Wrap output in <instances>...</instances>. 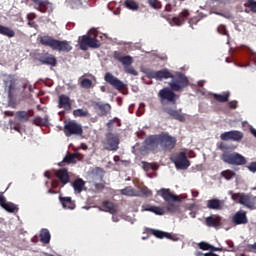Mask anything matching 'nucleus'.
<instances>
[{
	"instance_id": "bf43d9fd",
	"label": "nucleus",
	"mask_w": 256,
	"mask_h": 256,
	"mask_svg": "<svg viewBox=\"0 0 256 256\" xmlns=\"http://www.w3.org/2000/svg\"><path fill=\"white\" fill-rule=\"evenodd\" d=\"M113 123H115V120H113V119L108 121V123H107L108 129H113Z\"/></svg>"
},
{
	"instance_id": "4be33fe9",
	"label": "nucleus",
	"mask_w": 256,
	"mask_h": 256,
	"mask_svg": "<svg viewBox=\"0 0 256 256\" xmlns=\"http://www.w3.org/2000/svg\"><path fill=\"white\" fill-rule=\"evenodd\" d=\"M35 4V9L40 11V13H47L49 8L51 7V2L49 0H31Z\"/></svg>"
},
{
	"instance_id": "f3484780",
	"label": "nucleus",
	"mask_w": 256,
	"mask_h": 256,
	"mask_svg": "<svg viewBox=\"0 0 256 256\" xmlns=\"http://www.w3.org/2000/svg\"><path fill=\"white\" fill-rule=\"evenodd\" d=\"M205 226L219 229V227L223 226V218L217 214L208 216L205 218Z\"/></svg>"
},
{
	"instance_id": "393cba45",
	"label": "nucleus",
	"mask_w": 256,
	"mask_h": 256,
	"mask_svg": "<svg viewBox=\"0 0 256 256\" xmlns=\"http://www.w3.org/2000/svg\"><path fill=\"white\" fill-rule=\"evenodd\" d=\"M35 115V112L33 110H28V111H18L16 112V117L17 121H21L22 123H27L29 121L30 117H33Z\"/></svg>"
},
{
	"instance_id": "4c0bfd02",
	"label": "nucleus",
	"mask_w": 256,
	"mask_h": 256,
	"mask_svg": "<svg viewBox=\"0 0 256 256\" xmlns=\"http://www.w3.org/2000/svg\"><path fill=\"white\" fill-rule=\"evenodd\" d=\"M40 241L45 245L51 242V233H49L48 229L44 228L40 231Z\"/></svg>"
},
{
	"instance_id": "dca6fc26",
	"label": "nucleus",
	"mask_w": 256,
	"mask_h": 256,
	"mask_svg": "<svg viewBox=\"0 0 256 256\" xmlns=\"http://www.w3.org/2000/svg\"><path fill=\"white\" fill-rule=\"evenodd\" d=\"M220 139L222 141H242L243 139V132L239 130H231L228 132H224L220 135Z\"/></svg>"
},
{
	"instance_id": "ddd939ff",
	"label": "nucleus",
	"mask_w": 256,
	"mask_h": 256,
	"mask_svg": "<svg viewBox=\"0 0 256 256\" xmlns=\"http://www.w3.org/2000/svg\"><path fill=\"white\" fill-rule=\"evenodd\" d=\"M147 77L149 79H156V81H163V79H171L173 77V73H171V71H169V69L164 68L159 71L148 72Z\"/></svg>"
},
{
	"instance_id": "6e6d98bb",
	"label": "nucleus",
	"mask_w": 256,
	"mask_h": 256,
	"mask_svg": "<svg viewBox=\"0 0 256 256\" xmlns=\"http://www.w3.org/2000/svg\"><path fill=\"white\" fill-rule=\"evenodd\" d=\"M5 196L3 195V192H0V207L3 206V203H5Z\"/></svg>"
},
{
	"instance_id": "c9c22d12",
	"label": "nucleus",
	"mask_w": 256,
	"mask_h": 256,
	"mask_svg": "<svg viewBox=\"0 0 256 256\" xmlns=\"http://www.w3.org/2000/svg\"><path fill=\"white\" fill-rule=\"evenodd\" d=\"M0 35H4V37H8L9 39L15 37V31L10 27L3 26L0 24Z\"/></svg>"
},
{
	"instance_id": "6ab92c4d",
	"label": "nucleus",
	"mask_w": 256,
	"mask_h": 256,
	"mask_svg": "<svg viewBox=\"0 0 256 256\" xmlns=\"http://www.w3.org/2000/svg\"><path fill=\"white\" fill-rule=\"evenodd\" d=\"M232 223L235 225H247L249 223L247 212L243 210L236 212L232 217Z\"/></svg>"
},
{
	"instance_id": "72a5a7b5",
	"label": "nucleus",
	"mask_w": 256,
	"mask_h": 256,
	"mask_svg": "<svg viewBox=\"0 0 256 256\" xmlns=\"http://www.w3.org/2000/svg\"><path fill=\"white\" fill-rule=\"evenodd\" d=\"M74 193H81L85 189V181L81 178L74 180L73 184Z\"/></svg>"
},
{
	"instance_id": "a19ab883",
	"label": "nucleus",
	"mask_w": 256,
	"mask_h": 256,
	"mask_svg": "<svg viewBox=\"0 0 256 256\" xmlns=\"http://www.w3.org/2000/svg\"><path fill=\"white\" fill-rule=\"evenodd\" d=\"M121 195H125L126 197H135V189L133 187L128 186L122 190H120Z\"/></svg>"
},
{
	"instance_id": "f03ea898",
	"label": "nucleus",
	"mask_w": 256,
	"mask_h": 256,
	"mask_svg": "<svg viewBox=\"0 0 256 256\" xmlns=\"http://www.w3.org/2000/svg\"><path fill=\"white\" fill-rule=\"evenodd\" d=\"M145 145L150 151H157L159 147L163 151H173L175 145H177V138L167 132H162L161 134L148 136L145 139Z\"/></svg>"
},
{
	"instance_id": "49530a36",
	"label": "nucleus",
	"mask_w": 256,
	"mask_h": 256,
	"mask_svg": "<svg viewBox=\"0 0 256 256\" xmlns=\"http://www.w3.org/2000/svg\"><path fill=\"white\" fill-rule=\"evenodd\" d=\"M148 4L152 9H161L163 5H161V2L159 0H147Z\"/></svg>"
},
{
	"instance_id": "c03bdc74",
	"label": "nucleus",
	"mask_w": 256,
	"mask_h": 256,
	"mask_svg": "<svg viewBox=\"0 0 256 256\" xmlns=\"http://www.w3.org/2000/svg\"><path fill=\"white\" fill-rule=\"evenodd\" d=\"M74 117H87L89 115V111L83 109H76L73 111Z\"/></svg>"
},
{
	"instance_id": "7ed1b4c3",
	"label": "nucleus",
	"mask_w": 256,
	"mask_h": 256,
	"mask_svg": "<svg viewBox=\"0 0 256 256\" xmlns=\"http://www.w3.org/2000/svg\"><path fill=\"white\" fill-rule=\"evenodd\" d=\"M40 43L45 47H50L53 51H62L69 53L73 50V46L67 40H57L49 35L40 36Z\"/></svg>"
},
{
	"instance_id": "f8f14e48",
	"label": "nucleus",
	"mask_w": 256,
	"mask_h": 256,
	"mask_svg": "<svg viewBox=\"0 0 256 256\" xmlns=\"http://www.w3.org/2000/svg\"><path fill=\"white\" fill-rule=\"evenodd\" d=\"M172 163H174L176 169H187L191 165L185 152H180L178 155L174 156Z\"/></svg>"
},
{
	"instance_id": "20e7f679",
	"label": "nucleus",
	"mask_w": 256,
	"mask_h": 256,
	"mask_svg": "<svg viewBox=\"0 0 256 256\" xmlns=\"http://www.w3.org/2000/svg\"><path fill=\"white\" fill-rule=\"evenodd\" d=\"M158 195H160L167 203L166 211H168L169 213H175L177 211L178 207L175 205V203H179V201H181V199H179V196L171 193V190L169 188L160 189Z\"/></svg>"
},
{
	"instance_id": "0eeeda50",
	"label": "nucleus",
	"mask_w": 256,
	"mask_h": 256,
	"mask_svg": "<svg viewBox=\"0 0 256 256\" xmlns=\"http://www.w3.org/2000/svg\"><path fill=\"white\" fill-rule=\"evenodd\" d=\"M79 47L81 51H87V49H99L101 42L97 39V36L91 37L89 35H83L79 41Z\"/></svg>"
},
{
	"instance_id": "c756f323",
	"label": "nucleus",
	"mask_w": 256,
	"mask_h": 256,
	"mask_svg": "<svg viewBox=\"0 0 256 256\" xmlns=\"http://www.w3.org/2000/svg\"><path fill=\"white\" fill-rule=\"evenodd\" d=\"M142 211H149L150 213H154L155 215H165V208H161L159 206H151L149 204L143 205Z\"/></svg>"
},
{
	"instance_id": "6e6552de",
	"label": "nucleus",
	"mask_w": 256,
	"mask_h": 256,
	"mask_svg": "<svg viewBox=\"0 0 256 256\" xmlns=\"http://www.w3.org/2000/svg\"><path fill=\"white\" fill-rule=\"evenodd\" d=\"M221 159L224 163H228V165H245L247 160L243 155L234 152V153H223Z\"/></svg>"
},
{
	"instance_id": "69168bd1",
	"label": "nucleus",
	"mask_w": 256,
	"mask_h": 256,
	"mask_svg": "<svg viewBox=\"0 0 256 256\" xmlns=\"http://www.w3.org/2000/svg\"><path fill=\"white\" fill-rule=\"evenodd\" d=\"M203 256H215V253L207 252V253H204Z\"/></svg>"
},
{
	"instance_id": "338daca9",
	"label": "nucleus",
	"mask_w": 256,
	"mask_h": 256,
	"mask_svg": "<svg viewBox=\"0 0 256 256\" xmlns=\"http://www.w3.org/2000/svg\"><path fill=\"white\" fill-rule=\"evenodd\" d=\"M248 248H249V249H254V250H256V243H254V244H252V245H249Z\"/></svg>"
},
{
	"instance_id": "3c124183",
	"label": "nucleus",
	"mask_w": 256,
	"mask_h": 256,
	"mask_svg": "<svg viewBox=\"0 0 256 256\" xmlns=\"http://www.w3.org/2000/svg\"><path fill=\"white\" fill-rule=\"evenodd\" d=\"M228 106H229L230 109H237V107H238V102H237V100L230 101V102L228 103Z\"/></svg>"
},
{
	"instance_id": "8fccbe9b",
	"label": "nucleus",
	"mask_w": 256,
	"mask_h": 256,
	"mask_svg": "<svg viewBox=\"0 0 256 256\" xmlns=\"http://www.w3.org/2000/svg\"><path fill=\"white\" fill-rule=\"evenodd\" d=\"M249 171L256 173V162H251L248 166Z\"/></svg>"
},
{
	"instance_id": "ea45409f",
	"label": "nucleus",
	"mask_w": 256,
	"mask_h": 256,
	"mask_svg": "<svg viewBox=\"0 0 256 256\" xmlns=\"http://www.w3.org/2000/svg\"><path fill=\"white\" fill-rule=\"evenodd\" d=\"M124 5L127 9H130V11H137V9H139V4H137L135 0H125Z\"/></svg>"
},
{
	"instance_id": "5fc2aeb1",
	"label": "nucleus",
	"mask_w": 256,
	"mask_h": 256,
	"mask_svg": "<svg viewBox=\"0 0 256 256\" xmlns=\"http://www.w3.org/2000/svg\"><path fill=\"white\" fill-rule=\"evenodd\" d=\"M226 243H227V245L230 249L229 251H234L235 250V244L233 243V241L228 240V241H226Z\"/></svg>"
},
{
	"instance_id": "58836bf2",
	"label": "nucleus",
	"mask_w": 256,
	"mask_h": 256,
	"mask_svg": "<svg viewBox=\"0 0 256 256\" xmlns=\"http://www.w3.org/2000/svg\"><path fill=\"white\" fill-rule=\"evenodd\" d=\"M236 173L233 170H224L220 173V177L226 179V181H231V179L236 177Z\"/></svg>"
},
{
	"instance_id": "774afa93",
	"label": "nucleus",
	"mask_w": 256,
	"mask_h": 256,
	"mask_svg": "<svg viewBox=\"0 0 256 256\" xmlns=\"http://www.w3.org/2000/svg\"><path fill=\"white\" fill-rule=\"evenodd\" d=\"M250 132L252 133V135H254V137H256V130H255V128H251Z\"/></svg>"
},
{
	"instance_id": "aec40b11",
	"label": "nucleus",
	"mask_w": 256,
	"mask_h": 256,
	"mask_svg": "<svg viewBox=\"0 0 256 256\" xmlns=\"http://www.w3.org/2000/svg\"><path fill=\"white\" fill-rule=\"evenodd\" d=\"M58 107L59 109H64L65 111H71V98L65 94L60 95L58 97Z\"/></svg>"
},
{
	"instance_id": "052dcab7",
	"label": "nucleus",
	"mask_w": 256,
	"mask_h": 256,
	"mask_svg": "<svg viewBox=\"0 0 256 256\" xmlns=\"http://www.w3.org/2000/svg\"><path fill=\"white\" fill-rule=\"evenodd\" d=\"M4 115H6V117H13L15 113L13 111H5Z\"/></svg>"
},
{
	"instance_id": "bb28decb",
	"label": "nucleus",
	"mask_w": 256,
	"mask_h": 256,
	"mask_svg": "<svg viewBox=\"0 0 256 256\" xmlns=\"http://www.w3.org/2000/svg\"><path fill=\"white\" fill-rule=\"evenodd\" d=\"M189 15H190L189 10L184 9L178 16L172 18V23H174V25H177L179 27L183 25V23H185V19H187Z\"/></svg>"
},
{
	"instance_id": "a211bd4d",
	"label": "nucleus",
	"mask_w": 256,
	"mask_h": 256,
	"mask_svg": "<svg viewBox=\"0 0 256 256\" xmlns=\"http://www.w3.org/2000/svg\"><path fill=\"white\" fill-rule=\"evenodd\" d=\"M38 61L42 65H49L50 67H57V58L53 54L42 53L38 55Z\"/></svg>"
},
{
	"instance_id": "9b49d317",
	"label": "nucleus",
	"mask_w": 256,
	"mask_h": 256,
	"mask_svg": "<svg viewBox=\"0 0 256 256\" xmlns=\"http://www.w3.org/2000/svg\"><path fill=\"white\" fill-rule=\"evenodd\" d=\"M4 89L8 94V99H13L15 97V91H17V80L13 75H8L4 80Z\"/></svg>"
},
{
	"instance_id": "b1692460",
	"label": "nucleus",
	"mask_w": 256,
	"mask_h": 256,
	"mask_svg": "<svg viewBox=\"0 0 256 256\" xmlns=\"http://www.w3.org/2000/svg\"><path fill=\"white\" fill-rule=\"evenodd\" d=\"M164 113H167L172 119H176V121H185V116L179 113V110L173 109L169 106L163 108Z\"/></svg>"
},
{
	"instance_id": "f257e3e1",
	"label": "nucleus",
	"mask_w": 256,
	"mask_h": 256,
	"mask_svg": "<svg viewBox=\"0 0 256 256\" xmlns=\"http://www.w3.org/2000/svg\"><path fill=\"white\" fill-rule=\"evenodd\" d=\"M169 87H164L159 90L158 98L161 105L165 106L170 103V105H177V99L179 96L176 95L175 91H183V89L189 87V78L185 76L182 72H176L172 74L171 81L168 83Z\"/></svg>"
},
{
	"instance_id": "1a4fd4ad",
	"label": "nucleus",
	"mask_w": 256,
	"mask_h": 256,
	"mask_svg": "<svg viewBox=\"0 0 256 256\" xmlns=\"http://www.w3.org/2000/svg\"><path fill=\"white\" fill-rule=\"evenodd\" d=\"M119 143V135L110 132L106 134V138L103 141L104 149L106 151H117L119 149Z\"/></svg>"
},
{
	"instance_id": "423d86ee",
	"label": "nucleus",
	"mask_w": 256,
	"mask_h": 256,
	"mask_svg": "<svg viewBox=\"0 0 256 256\" xmlns=\"http://www.w3.org/2000/svg\"><path fill=\"white\" fill-rule=\"evenodd\" d=\"M103 177H105V172H103V169L96 168L92 171L91 181H89V184L94 193H99L105 189Z\"/></svg>"
},
{
	"instance_id": "c85d7f7f",
	"label": "nucleus",
	"mask_w": 256,
	"mask_h": 256,
	"mask_svg": "<svg viewBox=\"0 0 256 256\" xmlns=\"http://www.w3.org/2000/svg\"><path fill=\"white\" fill-rule=\"evenodd\" d=\"M59 201L63 207V209H75V201L71 197H63L59 196Z\"/></svg>"
},
{
	"instance_id": "0e129e2a",
	"label": "nucleus",
	"mask_w": 256,
	"mask_h": 256,
	"mask_svg": "<svg viewBox=\"0 0 256 256\" xmlns=\"http://www.w3.org/2000/svg\"><path fill=\"white\" fill-rule=\"evenodd\" d=\"M210 251H223V248H217L215 246H211Z\"/></svg>"
},
{
	"instance_id": "e433bc0d",
	"label": "nucleus",
	"mask_w": 256,
	"mask_h": 256,
	"mask_svg": "<svg viewBox=\"0 0 256 256\" xmlns=\"http://www.w3.org/2000/svg\"><path fill=\"white\" fill-rule=\"evenodd\" d=\"M33 124L37 125V127H47V125H49V117L45 116L42 118L40 116H36L33 119Z\"/></svg>"
},
{
	"instance_id": "412c9836",
	"label": "nucleus",
	"mask_w": 256,
	"mask_h": 256,
	"mask_svg": "<svg viewBox=\"0 0 256 256\" xmlns=\"http://www.w3.org/2000/svg\"><path fill=\"white\" fill-rule=\"evenodd\" d=\"M55 175H56L57 179H59L62 187H64V185H67V183H69V181H71V178L69 177V172L65 168H61V169L57 170Z\"/></svg>"
},
{
	"instance_id": "5701e85b",
	"label": "nucleus",
	"mask_w": 256,
	"mask_h": 256,
	"mask_svg": "<svg viewBox=\"0 0 256 256\" xmlns=\"http://www.w3.org/2000/svg\"><path fill=\"white\" fill-rule=\"evenodd\" d=\"M152 235H154V237H157L158 239H164L165 237L166 239H170V241H179V237L177 235L161 230H152Z\"/></svg>"
},
{
	"instance_id": "a18cd8bd",
	"label": "nucleus",
	"mask_w": 256,
	"mask_h": 256,
	"mask_svg": "<svg viewBox=\"0 0 256 256\" xmlns=\"http://www.w3.org/2000/svg\"><path fill=\"white\" fill-rule=\"evenodd\" d=\"M245 7L250 9V11H252V13H256V1L255 0H247V2L245 3Z\"/></svg>"
},
{
	"instance_id": "2f4dec72",
	"label": "nucleus",
	"mask_w": 256,
	"mask_h": 256,
	"mask_svg": "<svg viewBox=\"0 0 256 256\" xmlns=\"http://www.w3.org/2000/svg\"><path fill=\"white\" fill-rule=\"evenodd\" d=\"M79 155L78 154H71V153H68L64 158H63V161H61L59 163V166L60 167H63V164L64 163H67L68 165H71V164H75L77 163V159H78Z\"/></svg>"
},
{
	"instance_id": "7c9ffc66",
	"label": "nucleus",
	"mask_w": 256,
	"mask_h": 256,
	"mask_svg": "<svg viewBox=\"0 0 256 256\" xmlns=\"http://www.w3.org/2000/svg\"><path fill=\"white\" fill-rule=\"evenodd\" d=\"M96 107L99 109L101 117H107L111 113V104L97 102Z\"/></svg>"
},
{
	"instance_id": "39448f33",
	"label": "nucleus",
	"mask_w": 256,
	"mask_h": 256,
	"mask_svg": "<svg viewBox=\"0 0 256 256\" xmlns=\"http://www.w3.org/2000/svg\"><path fill=\"white\" fill-rule=\"evenodd\" d=\"M113 57L116 61H119V63H122L124 67L125 73H128L129 75L137 76L139 75V72L133 68V57L130 55L123 56V54L119 51H114Z\"/></svg>"
},
{
	"instance_id": "de8ad7c7",
	"label": "nucleus",
	"mask_w": 256,
	"mask_h": 256,
	"mask_svg": "<svg viewBox=\"0 0 256 256\" xmlns=\"http://www.w3.org/2000/svg\"><path fill=\"white\" fill-rule=\"evenodd\" d=\"M211 244L207 242H200L198 244L199 249H202V251H211Z\"/></svg>"
},
{
	"instance_id": "09e8293b",
	"label": "nucleus",
	"mask_w": 256,
	"mask_h": 256,
	"mask_svg": "<svg viewBox=\"0 0 256 256\" xmlns=\"http://www.w3.org/2000/svg\"><path fill=\"white\" fill-rule=\"evenodd\" d=\"M217 31L220 35H227V28L225 27V25H220L217 28Z\"/></svg>"
},
{
	"instance_id": "13d9d810",
	"label": "nucleus",
	"mask_w": 256,
	"mask_h": 256,
	"mask_svg": "<svg viewBox=\"0 0 256 256\" xmlns=\"http://www.w3.org/2000/svg\"><path fill=\"white\" fill-rule=\"evenodd\" d=\"M219 149H221V151H227V144H225V143H223V142H221L220 143V146H219Z\"/></svg>"
},
{
	"instance_id": "4d7b16f0",
	"label": "nucleus",
	"mask_w": 256,
	"mask_h": 256,
	"mask_svg": "<svg viewBox=\"0 0 256 256\" xmlns=\"http://www.w3.org/2000/svg\"><path fill=\"white\" fill-rule=\"evenodd\" d=\"M142 193L143 195H152V192L149 190V188H143Z\"/></svg>"
},
{
	"instance_id": "473e14b6",
	"label": "nucleus",
	"mask_w": 256,
	"mask_h": 256,
	"mask_svg": "<svg viewBox=\"0 0 256 256\" xmlns=\"http://www.w3.org/2000/svg\"><path fill=\"white\" fill-rule=\"evenodd\" d=\"M212 97L215 101H218V103H227L231 97V92L227 91L223 92L222 94L214 93Z\"/></svg>"
},
{
	"instance_id": "cd10ccee",
	"label": "nucleus",
	"mask_w": 256,
	"mask_h": 256,
	"mask_svg": "<svg viewBox=\"0 0 256 256\" xmlns=\"http://www.w3.org/2000/svg\"><path fill=\"white\" fill-rule=\"evenodd\" d=\"M207 207L214 211H221L223 209V200H219L217 198L210 199L207 201Z\"/></svg>"
},
{
	"instance_id": "e2e57ef3",
	"label": "nucleus",
	"mask_w": 256,
	"mask_h": 256,
	"mask_svg": "<svg viewBox=\"0 0 256 256\" xmlns=\"http://www.w3.org/2000/svg\"><path fill=\"white\" fill-rule=\"evenodd\" d=\"M112 120L117 124V127H121V120L119 118H114Z\"/></svg>"
},
{
	"instance_id": "37998d69",
	"label": "nucleus",
	"mask_w": 256,
	"mask_h": 256,
	"mask_svg": "<svg viewBox=\"0 0 256 256\" xmlns=\"http://www.w3.org/2000/svg\"><path fill=\"white\" fill-rule=\"evenodd\" d=\"M80 87H82V89H91V87H93V81L89 78H83L80 81Z\"/></svg>"
},
{
	"instance_id": "864d4df0",
	"label": "nucleus",
	"mask_w": 256,
	"mask_h": 256,
	"mask_svg": "<svg viewBox=\"0 0 256 256\" xmlns=\"http://www.w3.org/2000/svg\"><path fill=\"white\" fill-rule=\"evenodd\" d=\"M53 189H57V187L61 186V181L60 180H53L51 183Z\"/></svg>"
},
{
	"instance_id": "a878e982",
	"label": "nucleus",
	"mask_w": 256,
	"mask_h": 256,
	"mask_svg": "<svg viewBox=\"0 0 256 256\" xmlns=\"http://www.w3.org/2000/svg\"><path fill=\"white\" fill-rule=\"evenodd\" d=\"M103 209L100 208V211H105V213H110L111 215H115L117 213V206L115 203L105 200L102 202Z\"/></svg>"
},
{
	"instance_id": "680f3d73",
	"label": "nucleus",
	"mask_w": 256,
	"mask_h": 256,
	"mask_svg": "<svg viewBox=\"0 0 256 256\" xmlns=\"http://www.w3.org/2000/svg\"><path fill=\"white\" fill-rule=\"evenodd\" d=\"M35 17H37V15H35V13L28 14V21H33V19H35Z\"/></svg>"
},
{
	"instance_id": "79ce46f5",
	"label": "nucleus",
	"mask_w": 256,
	"mask_h": 256,
	"mask_svg": "<svg viewBox=\"0 0 256 256\" xmlns=\"http://www.w3.org/2000/svg\"><path fill=\"white\" fill-rule=\"evenodd\" d=\"M142 165L144 171H157V169H159V166L155 163L142 162Z\"/></svg>"
},
{
	"instance_id": "2eb2a0df",
	"label": "nucleus",
	"mask_w": 256,
	"mask_h": 256,
	"mask_svg": "<svg viewBox=\"0 0 256 256\" xmlns=\"http://www.w3.org/2000/svg\"><path fill=\"white\" fill-rule=\"evenodd\" d=\"M238 203L253 211V209H256V196H253L252 194L242 193Z\"/></svg>"
},
{
	"instance_id": "9d476101",
	"label": "nucleus",
	"mask_w": 256,
	"mask_h": 256,
	"mask_svg": "<svg viewBox=\"0 0 256 256\" xmlns=\"http://www.w3.org/2000/svg\"><path fill=\"white\" fill-rule=\"evenodd\" d=\"M64 133L66 137H71V135H83V126L75 121H69L64 125Z\"/></svg>"
},
{
	"instance_id": "f704fd0d",
	"label": "nucleus",
	"mask_w": 256,
	"mask_h": 256,
	"mask_svg": "<svg viewBox=\"0 0 256 256\" xmlns=\"http://www.w3.org/2000/svg\"><path fill=\"white\" fill-rule=\"evenodd\" d=\"M2 209H5L8 213H15V211H19V207L13 202H7V199L4 200L2 204Z\"/></svg>"
},
{
	"instance_id": "4468645a",
	"label": "nucleus",
	"mask_w": 256,
	"mask_h": 256,
	"mask_svg": "<svg viewBox=\"0 0 256 256\" xmlns=\"http://www.w3.org/2000/svg\"><path fill=\"white\" fill-rule=\"evenodd\" d=\"M104 81L109 83V85H111L117 91H123V89H125V83H123V81L119 80V78L115 77L110 72L105 74Z\"/></svg>"
},
{
	"instance_id": "603ef678",
	"label": "nucleus",
	"mask_w": 256,
	"mask_h": 256,
	"mask_svg": "<svg viewBox=\"0 0 256 256\" xmlns=\"http://www.w3.org/2000/svg\"><path fill=\"white\" fill-rule=\"evenodd\" d=\"M243 195V193H235V194H232V200L233 201H241V196Z\"/></svg>"
}]
</instances>
